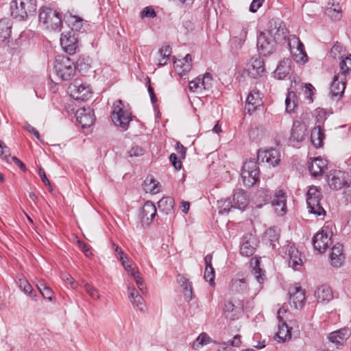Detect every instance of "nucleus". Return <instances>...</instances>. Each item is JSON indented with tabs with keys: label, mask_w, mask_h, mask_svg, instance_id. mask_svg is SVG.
<instances>
[{
	"label": "nucleus",
	"mask_w": 351,
	"mask_h": 351,
	"mask_svg": "<svg viewBox=\"0 0 351 351\" xmlns=\"http://www.w3.org/2000/svg\"><path fill=\"white\" fill-rule=\"evenodd\" d=\"M345 76L343 74L335 75L330 84V95L332 98H340L344 93L346 85L344 82Z\"/></svg>",
	"instance_id": "nucleus-19"
},
{
	"label": "nucleus",
	"mask_w": 351,
	"mask_h": 351,
	"mask_svg": "<svg viewBox=\"0 0 351 351\" xmlns=\"http://www.w3.org/2000/svg\"><path fill=\"white\" fill-rule=\"evenodd\" d=\"M159 211L169 215V220L173 216L174 199L171 197H165L158 202Z\"/></svg>",
	"instance_id": "nucleus-27"
},
{
	"label": "nucleus",
	"mask_w": 351,
	"mask_h": 351,
	"mask_svg": "<svg viewBox=\"0 0 351 351\" xmlns=\"http://www.w3.org/2000/svg\"><path fill=\"white\" fill-rule=\"evenodd\" d=\"M270 37L275 38L276 41L286 38L287 28L282 21H271L268 30L265 32Z\"/></svg>",
	"instance_id": "nucleus-14"
},
{
	"label": "nucleus",
	"mask_w": 351,
	"mask_h": 351,
	"mask_svg": "<svg viewBox=\"0 0 351 351\" xmlns=\"http://www.w3.org/2000/svg\"><path fill=\"white\" fill-rule=\"evenodd\" d=\"M38 175L40 177L43 182L46 185V186H49V189L50 191H52V188H51V186L50 184V182H49V180L47 179V176H46V173L44 171V169L42 168V167H40L39 168V170H38Z\"/></svg>",
	"instance_id": "nucleus-61"
},
{
	"label": "nucleus",
	"mask_w": 351,
	"mask_h": 351,
	"mask_svg": "<svg viewBox=\"0 0 351 351\" xmlns=\"http://www.w3.org/2000/svg\"><path fill=\"white\" fill-rule=\"evenodd\" d=\"M279 330L278 336L279 338L286 340L287 338L291 337V328L288 326L285 321L279 323Z\"/></svg>",
	"instance_id": "nucleus-45"
},
{
	"label": "nucleus",
	"mask_w": 351,
	"mask_h": 351,
	"mask_svg": "<svg viewBox=\"0 0 351 351\" xmlns=\"http://www.w3.org/2000/svg\"><path fill=\"white\" fill-rule=\"evenodd\" d=\"M156 206L152 202L147 201L141 208L140 217L144 223L149 224L156 217Z\"/></svg>",
	"instance_id": "nucleus-22"
},
{
	"label": "nucleus",
	"mask_w": 351,
	"mask_h": 351,
	"mask_svg": "<svg viewBox=\"0 0 351 351\" xmlns=\"http://www.w3.org/2000/svg\"><path fill=\"white\" fill-rule=\"evenodd\" d=\"M247 71L250 76L256 79L261 77L265 71L263 60L259 57H253L247 64Z\"/></svg>",
	"instance_id": "nucleus-16"
},
{
	"label": "nucleus",
	"mask_w": 351,
	"mask_h": 351,
	"mask_svg": "<svg viewBox=\"0 0 351 351\" xmlns=\"http://www.w3.org/2000/svg\"><path fill=\"white\" fill-rule=\"evenodd\" d=\"M276 43L275 38L270 37L265 32H261L257 37L258 50L264 56H269L276 51Z\"/></svg>",
	"instance_id": "nucleus-7"
},
{
	"label": "nucleus",
	"mask_w": 351,
	"mask_h": 351,
	"mask_svg": "<svg viewBox=\"0 0 351 351\" xmlns=\"http://www.w3.org/2000/svg\"><path fill=\"white\" fill-rule=\"evenodd\" d=\"M189 88L191 91L196 92L197 93L207 95L206 93L203 92L202 86L200 82V76L197 77L195 80L189 82Z\"/></svg>",
	"instance_id": "nucleus-48"
},
{
	"label": "nucleus",
	"mask_w": 351,
	"mask_h": 351,
	"mask_svg": "<svg viewBox=\"0 0 351 351\" xmlns=\"http://www.w3.org/2000/svg\"><path fill=\"white\" fill-rule=\"evenodd\" d=\"M71 96L75 100L86 101L91 95V89L88 85L80 84L75 81L69 86Z\"/></svg>",
	"instance_id": "nucleus-12"
},
{
	"label": "nucleus",
	"mask_w": 351,
	"mask_h": 351,
	"mask_svg": "<svg viewBox=\"0 0 351 351\" xmlns=\"http://www.w3.org/2000/svg\"><path fill=\"white\" fill-rule=\"evenodd\" d=\"M76 119L84 128L90 127L95 121L93 110L89 107L78 109L76 112Z\"/></svg>",
	"instance_id": "nucleus-17"
},
{
	"label": "nucleus",
	"mask_w": 351,
	"mask_h": 351,
	"mask_svg": "<svg viewBox=\"0 0 351 351\" xmlns=\"http://www.w3.org/2000/svg\"><path fill=\"white\" fill-rule=\"evenodd\" d=\"M265 130L262 126L252 128L249 131V137L254 141H259L264 136Z\"/></svg>",
	"instance_id": "nucleus-42"
},
{
	"label": "nucleus",
	"mask_w": 351,
	"mask_h": 351,
	"mask_svg": "<svg viewBox=\"0 0 351 351\" xmlns=\"http://www.w3.org/2000/svg\"><path fill=\"white\" fill-rule=\"evenodd\" d=\"M261 105L262 99L260 93L258 91L252 90L246 99L245 110L251 114Z\"/></svg>",
	"instance_id": "nucleus-21"
},
{
	"label": "nucleus",
	"mask_w": 351,
	"mask_h": 351,
	"mask_svg": "<svg viewBox=\"0 0 351 351\" xmlns=\"http://www.w3.org/2000/svg\"><path fill=\"white\" fill-rule=\"evenodd\" d=\"M134 279L138 289L143 291L145 288V285L143 279L140 276V274L138 269H132L130 274Z\"/></svg>",
	"instance_id": "nucleus-49"
},
{
	"label": "nucleus",
	"mask_w": 351,
	"mask_h": 351,
	"mask_svg": "<svg viewBox=\"0 0 351 351\" xmlns=\"http://www.w3.org/2000/svg\"><path fill=\"white\" fill-rule=\"evenodd\" d=\"M11 33V25L8 19L0 20V43L6 42Z\"/></svg>",
	"instance_id": "nucleus-34"
},
{
	"label": "nucleus",
	"mask_w": 351,
	"mask_h": 351,
	"mask_svg": "<svg viewBox=\"0 0 351 351\" xmlns=\"http://www.w3.org/2000/svg\"><path fill=\"white\" fill-rule=\"evenodd\" d=\"M290 302L293 303L295 308L302 307L305 302L304 291L300 287H295L290 289Z\"/></svg>",
	"instance_id": "nucleus-24"
},
{
	"label": "nucleus",
	"mask_w": 351,
	"mask_h": 351,
	"mask_svg": "<svg viewBox=\"0 0 351 351\" xmlns=\"http://www.w3.org/2000/svg\"><path fill=\"white\" fill-rule=\"evenodd\" d=\"M223 311L225 313H233L230 317L231 319H235L241 315L243 307L236 306L232 302H226L223 305Z\"/></svg>",
	"instance_id": "nucleus-39"
},
{
	"label": "nucleus",
	"mask_w": 351,
	"mask_h": 351,
	"mask_svg": "<svg viewBox=\"0 0 351 351\" xmlns=\"http://www.w3.org/2000/svg\"><path fill=\"white\" fill-rule=\"evenodd\" d=\"M306 203L309 211L317 216L325 215L326 211L320 204L322 194L317 186H311L306 193Z\"/></svg>",
	"instance_id": "nucleus-6"
},
{
	"label": "nucleus",
	"mask_w": 351,
	"mask_h": 351,
	"mask_svg": "<svg viewBox=\"0 0 351 351\" xmlns=\"http://www.w3.org/2000/svg\"><path fill=\"white\" fill-rule=\"evenodd\" d=\"M217 206L220 215L228 214L231 208L234 207L230 199L218 200Z\"/></svg>",
	"instance_id": "nucleus-43"
},
{
	"label": "nucleus",
	"mask_w": 351,
	"mask_h": 351,
	"mask_svg": "<svg viewBox=\"0 0 351 351\" xmlns=\"http://www.w3.org/2000/svg\"><path fill=\"white\" fill-rule=\"evenodd\" d=\"M330 259L332 266L339 267L342 265L345 256L343 254V245L341 244L337 243L332 247Z\"/></svg>",
	"instance_id": "nucleus-23"
},
{
	"label": "nucleus",
	"mask_w": 351,
	"mask_h": 351,
	"mask_svg": "<svg viewBox=\"0 0 351 351\" xmlns=\"http://www.w3.org/2000/svg\"><path fill=\"white\" fill-rule=\"evenodd\" d=\"M234 207L242 210L245 208L248 203L249 198L246 193L243 190H237L233 195Z\"/></svg>",
	"instance_id": "nucleus-30"
},
{
	"label": "nucleus",
	"mask_w": 351,
	"mask_h": 351,
	"mask_svg": "<svg viewBox=\"0 0 351 351\" xmlns=\"http://www.w3.org/2000/svg\"><path fill=\"white\" fill-rule=\"evenodd\" d=\"M306 127L304 123L298 121L293 122L291 139L296 142H302L306 136Z\"/></svg>",
	"instance_id": "nucleus-26"
},
{
	"label": "nucleus",
	"mask_w": 351,
	"mask_h": 351,
	"mask_svg": "<svg viewBox=\"0 0 351 351\" xmlns=\"http://www.w3.org/2000/svg\"><path fill=\"white\" fill-rule=\"evenodd\" d=\"M290 71V65L289 60H283L280 62L275 71V76L282 80L285 78Z\"/></svg>",
	"instance_id": "nucleus-38"
},
{
	"label": "nucleus",
	"mask_w": 351,
	"mask_h": 351,
	"mask_svg": "<svg viewBox=\"0 0 351 351\" xmlns=\"http://www.w3.org/2000/svg\"><path fill=\"white\" fill-rule=\"evenodd\" d=\"M230 289L233 293H243L247 291L245 278L234 279L231 281Z\"/></svg>",
	"instance_id": "nucleus-33"
},
{
	"label": "nucleus",
	"mask_w": 351,
	"mask_h": 351,
	"mask_svg": "<svg viewBox=\"0 0 351 351\" xmlns=\"http://www.w3.org/2000/svg\"><path fill=\"white\" fill-rule=\"evenodd\" d=\"M311 162H308V170L313 177L320 176L326 167V162L320 157L311 159Z\"/></svg>",
	"instance_id": "nucleus-29"
},
{
	"label": "nucleus",
	"mask_w": 351,
	"mask_h": 351,
	"mask_svg": "<svg viewBox=\"0 0 351 351\" xmlns=\"http://www.w3.org/2000/svg\"><path fill=\"white\" fill-rule=\"evenodd\" d=\"M332 232L328 226H324L321 231L317 232L313 238V244L315 249L320 253H324L331 244Z\"/></svg>",
	"instance_id": "nucleus-9"
},
{
	"label": "nucleus",
	"mask_w": 351,
	"mask_h": 351,
	"mask_svg": "<svg viewBox=\"0 0 351 351\" xmlns=\"http://www.w3.org/2000/svg\"><path fill=\"white\" fill-rule=\"evenodd\" d=\"M287 196L285 192L279 190L276 192L271 201L272 206L276 213L279 215H283L286 213Z\"/></svg>",
	"instance_id": "nucleus-20"
},
{
	"label": "nucleus",
	"mask_w": 351,
	"mask_h": 351,
	"mask_svg": "<svg viewBox=\"0 0 351 351\" xmlns=\"http://www.w3.org/2000/svg\"><path fill=\"white\" fill-rule=\"evenodd\" d=\"M19 287L21 291H23L24 293H25L28 295H31V291H32V287L27 280L19 279Z\"/></svg>",
	"instance_id": "nucleus-53"
},
{
	"label": "nucleus",
	"mask_w": 351,
	"mask_h": 351,
	"mask_svg": "<svg viewBox=\"0 0 351 351\" xmlns=\"http://www.w3.org/2000/svg\"><path fill=\"white\" fill-rule=\"evenodd\" d=\"M258 162L254 159H249L243 165L241 170V178L243 184L248 186H252L259 180V167Z\"/></svg>",
	"instance_id": "nucleus-4"
},
{
	"label": "nucleus",
	"mask_w": 351,
	"mask_h": 351,
	"mask_svg": "<svg viewBox=\"0 0 351 351\" xmlns=\"http://www.w3.org/2000/svg\"><path fill=\"white\" fill-rule=\"evenodd\" d=\"M92 60L88 56H82L79 58L75 66L80 72L86 73L91 67Z\"/></svg>",
	"instance_id": "nucleus-37"
},
{
	"label": "nucleus",
	"mask_w": 351,
	"mask_h": 351,
	"mask_svg": "<svg viewBox=\"0 0 351 351\" xmlns=\"http://www.w3.org/2000/svg\"><path fill=\"white\" fill-rule=\"evenodd\" d=\"M159 182L154 180L152 176L147 177L145 180L143 187L146 193L156 194L159 192Z\"/></svg>",
	"instance_id": "nucleus-36"
},
{
	"label": "nucleus",
	"mask_w": 351,
	"mask_h": 351,
	"mask_svg": "<svg viewBox=\"0 0 351 351\" xmlns=\"http://www.w3.org/2000/svg\"><path fill=\"white\" fill-rule=\"evenodd\" d=\"M265 0H253L250 5V11L251 12H256L262 5Z\"/></svg>",
	"instance_id": "nucleus-62"
},
{
	"label": "nucleus",
	"mask_w": 351,
	"mask_h": 351,
	"mask_svg": "<svg viewBox=\"0 0 351 351\" xmlns=\"http://www.w3.org/2000/svg\"><path fill=\"white\" fill-rule=\"evenodd\" d=\"M328 183L334 190L341 189L348 184V175L341 171H335L328 176Z\"/></svg>",
	"instance_id": "nucleus-18"
},
{
	"label": "nucleus",
	"mask_w": 351,
	"mask_h": 351,
	"mask_svg": "<svg viewBox=\"0 0 351 351\" xmlns=\"http://www.w3.org/2000/svg\"><path fill=\"white\" fill-rule=\"evenodd\" d=\"M143 302L144 300L140 295H137L134 300H131V302L132 303L133 306L142 312H144Z\"/></svg>",
	"instance_id": "nucleus-57"
},
{
	"label": "nucleus",
	"mask_w": 351,
	"mask_h": 351,
	"mask_svg": "<svg viewBox=\"0 0 351 351\" xmlns=\"http://www.w3.org/2000/svg\"><path fill=\"white\" fill-rule=\"evenodd\" d=\"M234 34L236 35L234 38L235 42H239L241 45L245 40L247 34V29L244 25H238L235 27L234 30Z\"/></svg>",
	"instance_id": "nucleus-41"
},
{
	"label": "nucleus",
	"mask_w": 351,
	"mask_h": 351,
	"mask_svg": "<svg viewBox=\"0 0 351 351\" xmlns=\"http://www.w3.org/2000/svg\"><path fill=\"white\" fill-rule=\"evenodd\" d=\"M36 9V0H14L10 3L11 15L19 21L34 16Z\"/></svg>",
	"instance_id": "nucleus-1"
},
{
	"label": "nucleus",
	"mask_w": 351,
	"mask_h": 351,
	"mask_svg": "<svg viewBox=\"0 0 351 351\" xmlns=\"http://www.w3.org/2000/svg\"><path fill=\"white\" fill-rule=\"evenodd\" d=\"M288 255L289 256V267H291L294 270H299L298 267H301L303 262L298 250L294 246H289L288 249Z\"/></svg>",
	"instance_id": "nucleus-28"
},
{
	"label": "nucleus",
	"mask_w": 351,
	"mask_h": 351,
	"mask_svg": "<svg viewBox=\"0 0 351 351\" xmlns=\"http://www.w3.org/2000/svg\"><path fill=\"white\" fill-rule=\"evenodd\" d=\"M350 335V330L348 328H343L330 332L328 336V339L337 348H339L344 346Z\"/></svg>",
	"instance_id": "nucleus-15"
},
{
	"label": "nucleus",
	"mask_w": 351,
	"mask_h": 351,
	"mask_svg": "<svg viewBox=\"0 0 351 351\" xmlns=\"http://www.w3.org/2000/svg\"><path fill=\"white\" fill-rule=\"evenodd\" d=\"M84 289L93 299L99 300L100 298L98 290L91 285L85 284Z\"/></svg>",
	"instance_id": "nucleus-54"
},
{
	"label": "nucleus",
	"mask_w": 351,
	"mask_h": 351,
	"mask_svg": "<svg viewBox=\"0 0 351 351\" xmlns=\"http://www.w3.org/2000/svg\"><path fill=\"white\" fill-rule=\"evenodd\" d=\"M144 150L141 147L139 146H134L131 148L129 152V156L130 157L133 156H140L143 155Z\"/></svg>",
	"instance_id": "nucleus-60"
},
{
	"label": "nucleus",
	"mask_w": 351,
	"mask_h": 351,
	"mask_svg": "<svg viewBox=\"0 0 351 351\" xmlns=\"http://www.w3.org/2000/svg\"><path fill=\"white\" fill-rule=\"evenodd\" d=\"M38 19L40 25L49 30L60 29L62 25L60 14L50 8H40Z\"/></svg>",
	"instance_id": "nucleus-2"
},
{
	"label": "nucleus",
	"mask_w": 351,
	"mask_h": 351,
	"mask_svg": "<svg viewBox=\"0 0 351 351\" xmlns=\"http://www.w3.org/2000/svg\"><path fill=\"white\" fill-rule=\"evenodd\" d=\"M159 53L161 57H162V59L165 60L164 62H162V60H159L158 64L159 66H164L167 64V61L169 59V56L171 53V49L169 45H165L162 46L161 49H160Z\"/></svg>",
	"instance_id": "nucleus-47"
},
{
	"label": "nucleus",
	"mask_w": 351,
	"mask_h": 351,
	"mask_svg": "<svg viewBox=\"0 0 351 351\" xmlns=\"http://www.w3.org/2000/svg\"><path fill=\"white\" fill-rule=\"evenodd\" d=\"M215 269L212 267H206L204 271V278L212 285L214 284Z\"/></svg>",
	"instance_id": "nucleus-55"
},
{
	"label": "nucleus",
	"mask_w": 351,
	"mask_h": 351,
	"mask_svg": "<svg viewBox=\"0 0 351 351\" xmlns=\"http://www.w3.org/2000/svg\"><path fill=\"white\" fill-rule=\"evenodd\" d=\"M288 44L292 57L296 62L304 64L307 62L308 56L304 46L298 37L293 36L289 38Z\"/></svg>",
	"instance_id": "nucleus-8"
},
{
	"label": "nucleus",
	"mask_w": 351,
	"mask_h": 351,
	"mask_svg": "<svg viewBox=\"0 0 351 351\" xmlns=\"http://www.w3.org/2000/svg\"><path fill=\"white\" fill-rule=\"evenodd\" d=\"M315 297L318 302L327 303L332 300L333 293L329 286L322 285L318 287L315 291Z\"/></svg>",
	"instance_id": "nucleus-25"
},
{
	"label": "nucleus",
	"mask_w": 351,
	"mask_h": 351,
	"mask_svg": "<svg viewBox=\"0 0 351 351\" xmlns=\"http://www.w3.org/2000/svg\"><path fill=\"white\" fill-rule=\"evenodd\" d=\"M252 273L259 283H263L265 275V271L260 267V260L257 256L251 259Z\"/></svg>",
	"instance_id": "nucleus-31"
},
{
	"label": "nucleus",
	"mask_w": 351,
	"mask_h": 351,
	"mask_svg": "<svg viewBox=\"0 0 351 351\" xmlns=\"http://www.w3.org/2000/svg\"><path fill=\"white\" fill-rule=\"evenodd\" d=\"M40 294L45 299H47L50 301L52 300L53 291L49 287L47 286L46 288H43V291L40 292Z\"/></svg>",
	"instance_id": "nucleus-63"
},
{
	"label": "nucleus",
	"mask_w": 351,
	"mask_h": 351,
	"mask_svg": "<svg viewBox=\"0 0 351 351\" xmlns=\"http://www.w3.org/2000/svg\"><path fill=\"white\" fill-rule=\"evenodd\" d=\"M339 66L342 71L341 74H343L344 75L346 72L351 70V54L346 57V59L341 60L339 64Z\"/></svg>",
	"instance_id": "nucleus-52"
},
{
	"label": "nucleus",
	"mask_w": 351,
	"mask_h": 351,
	"mask_svg": "<svg viewBox=\"0 0 351 351\" xmlns=\"http://www.w3.org/2000/svg\"><path fill=\"white\" fill-rule=\"evenodd\" d=\"M111 118L116 125L119 126L123 130H127L130 122L132 121L131 113L123 109V102L121 99L114 102Z\"/></svg>",
	"instance_id": "nucleus-5"
},
{
	"label": "nucleus",
	"mask_w": 351,
	"mask_h": 351,
	"mask_svg": "<svg viewBox=\"0 0 351 351\" xmlns=\"http://www.w3.org/2000/svg\"><path fill=\"white\" fill-rule=\"evenodd\" d=\"M213 77L209 73H206L202 77H200L201 86H202L203 92L205 93L211 89Z\"/></svg>",
	"instance_id": "nucleus-46"
},
{
	"label": "nucleus",
	"mask_w": 351,
	"mask_h": 351,
	"mask_svg": "<svg viewBox=\"0 0 351 351\" xmlns=\"http://www.w3.org/2000/svg\"><path fill=\"white\" fill-rule=\"evenodd\" d=\"M0 157L2 158V159L6 160L8 162H10V161H9V158H10V149L1 140H0Z\"/></svg>",
	"instance_id": "nucleus-51"
},
{
	"label": "nucleus",
	"mask_w": 351,
	"mask_h": 351,
	"mask_svg": "<svg viewBox=\"0 0 351 351\" xmlns=\"http://www.w3.org/2000/svg\"><path fill=\"white\" fill-rule=\"evenodd\" d=\"M53 70L62 80H69L75 75L76 68L75 63L66 56H59L56 58Z\"/></svg>",
	"instance_id": "nucleus-3"
},
{
	"label": "nucleus",
	"mask_w": 351,
	"mask_h": 351,
	"mask_svg": "<svg viewBox=\"0 0 351 351\" xmlns=\"http://www.w3.org/2000/svg\"><path fill=\"white\" fill-rule=\"evenodd\" d=\"M209 337L206 333L200 334L193 343V348L195 350L198 349L199 345H206L209 341Z\"/></svg>",
	"instance_id": "nucleus-50"
},
{
	"label": "nucleus",
	"mask_w": 351,
	"mask_h": 351,
	"mask_svg": "<svg viewBox=\"0 0 351 351\" xmlns=\"http://www.w3.org/2000/svg\"><path fill=\"white\" fill-rule=\"evenodd\" d=\"M183 292L184 299L186 301H190L193 298V288L191 284H187L183 287Z\"/></svg>",
	"instance_id": "nucleus-58"
},
{
	"label": "nucleus",
	"mask_w": 351,
	"mask_h": 351,
	"mask_svg": "<svg viewBox=\"0 0 351 351\" xmlns=\"http://www.w3.org/2000/svg\"><path fill=\"white\" fill-rule=\"evenodd\" d=\"M141 16L142 18H150L153 19L156 16V13L151 6L145 7L141 12Z\"/></svg>",
	"instance_id": "nucleus-56"
},
{
	"label": "nucleus",
	"mask_w": 351,
	"mask_h": 351,
	"mask_svg": "<svg viewBox=\"0 0 351 351\" xmlns=\"http://www.w3.org/2000/svg\"><path fill=\"white\" fill-rule=\"evenodd\" d=\"M258 243L259 240L255 234L250 233L244 235L241 241V254L247 257L253 255Z\"/></svg>",
	"instance_id": "nucleus-10"
},
{
	"label": "nucleus",
	"mask_w": 351,
	"mask_h": 351,
	"mask_svg": "<svg viewBox=\"0 0 351 351\" xmlns=\"http://www.w3.org/2000/svg\"><path fill=\"white\" fill-rule=\"evenodd\" d=\"M297 95L295 91L293 90H289L286 99H285V104H286V110L288 112H291L293 111L294 108L297 106Z\"/></svg>",
	"instance_id": "nucleus-40"
},
{
	"label": "nucleus",
	"mask_w": 351,
	"mask_h": 351,
	"mask_svg": "<svg viewBox=\"0 0 351 351\" xmlns=\"http://www.w3.org/2000/svg\"><path fill=\"white\" fill-rule=\"evenodd\" d=\"M113 247L114 248L115 256L119 260H122L123 258L127 259V256L118 245H116L114 243H113Z\"/></svg>",
	"instance_id": "nucleus-64"
},
{
	"label": "nucleus",
	"mask_w": 351,
	"mask_h": 351,
	"mask_svg": "<svg viewBox=\"0 0 351 351\" xmlns=\"http://www.w3.org/2000/svg\"><path fill=\"white\" fill-rule=\"evenodd\" d=\"M324 138V130L320 125L315 127L311 134V139L313 145L315 147H319L322 145V142Z\"/></svg>",
	"instance_id": "nucleus-32"
},
{
	"label": "nucleus",
	"mask_w": 351,
	"mask_h": 351,
	"mask_svg": "<svg viewBox=\"0 0 351 351\" xmlns=\"http://www.w3.org/2000/svg\"><path fill=\"white\" fill-rule=\"evenodd\" d=\"M257 160L258 163L266 162L269 167H275L280 162V154L273 148L263 151L260 149L257 153Z\"/></svg>",
	"instance_id": "nucleus-13"
},
{
	"label": "nucleus",
	"mask_w": 351,
	"mask_h": 351,
	"mask_svg": "<svg viewBox=\"0 0 351 351\" xmlns=\"http://www.w3.org/2000/svg\"><path fill=\"white\" fill-rule=\"evenodd\" d=\"M169 160L176 170H179L182 167V162L178 160L177 155L174 153L169 156Z\"/></svg>",
	"instance_id": "nucleus-59"
},
{
	"label": "nucleus",
	"mask_w": 351,
	"mask_h": 351,
	"mask_svg": "<svg viewBox=\"0 0 351 351\" xmlns=\"http://www.w3.org/2000/svg\"><path fill=\"white\" fill-rule=\"evenodd\" d=\"M78 33L69 31L62 33L60 38V44L64 51L69 54H74L78 47Z\"/></svg>",
	"instance_id": "nucleus-11"
},
{
	"label": "nucleus",
	"mask_w": 351,
	"mask_h": 351,
	"mask_svg": "<svg viewBox=\"0 0 351 351\" xmlns=\"http://www.w3.org/2000/svg\"><path fill=\"white\" fill-rule=\"evenodd\" d=\"M325 13L334 21L339 20L342 16L341 9L339 3L335 5L334 3H328V6L326 8Z\"/></svg>",
	"instance_id": "nucleus-35"
},
{
	"label": "nucleus",
	"mask_w": 351,
	"mask_h": 351,
	"mask_svg": "<svg viewBox=\"0 0 351 351\" xmlns=\"http://www.w3.org/2000/svg\"><path fill=\"white\" fill-rule=\"evenodd\" d=\"M82 21L83 20L77 16H70L68 20L69 25H71V28L70 31H74L77 33L83 27Z\"/></svg>",
	"instance_id": "nucleus-44"
}]
</instances>
